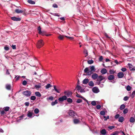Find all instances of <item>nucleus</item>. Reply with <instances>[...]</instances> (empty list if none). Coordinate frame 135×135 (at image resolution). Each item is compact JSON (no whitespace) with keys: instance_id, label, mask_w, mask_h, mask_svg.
Wrapping results in <instances>:
<instances>
[{"instance_id":"nucleus-30","label":"nucleus","mask_w":135,"mask_h":135,"mask_svg":"<svg viewBox=\"0 0 135 135\" xmlns=\"http://www.w3.org/2000/svg\"><path fill=\"white\" fill-rule=\"evenodd\" d=\"M57 100H55L54 102H52L51 103V105L52 106H53L57 103Z\"/></svg>"},{"instance_id":"nucleus-33","label":"nucleus","mask_w":135,"mask_h":135,"mask_svg":"<svg viewBox=\"0 0 135 135\" xmlns=\"http://www.w3.org/2000/svg\"><path fill=\"white\" fill-rule=\"evenodd\" d=\"M67 100L68 102L69 103H72L73 102V100L72 99L70 98H67Z\"/></svg>"},{"instance_id":"nucleus-43","label":"nucleus","mask_w":135,"mask_h":135,"mask_svg":"<svg viewBox=\"0 0 135 135\" xmlns=\"http://www.w3.org/2000/svg\"><path fill=\"white\" fill-rule=\"evenodd\" d=\"M128 66H129V69L131 71V69H132L133 66L132 65V64H128Z\"/></svg>"},{"instance_id":"nucleus-4","label":"nucleus","mask_w":135,"mask_h":135,"mask_svg":"<svg viewBox=\"0 0 135 135\" xmlns=\"http://www.w3.org/2000/svg\"><path fill=\"white\" fill-rule=\"evenodd\" d=\"M105 77L104 76H103L102 75H100L98 76L97 79V81H102V82L104 83L105 81Z\"/></svg>"},{"instance_id":"nucleus-57","label":"nucleus","mask_w":135,"mask_h":135,"mask_svg":"<svg viewBox=\"0 0 135 135\" xmlns=\"http://www.w3.org/2000/svg\"><path fill=\"white\" fill-rule=\"evenodd\" d=\"M4 49L6 51H8L9 50V47L8 46H5L4 47Z\"/></svg>"},{"instance_id":"nucleus-47","label":"nucleus","mask_w":135,"mask_h":135,"mask_svg":"<svg viewBox=\"0 0 135 135\" xmlns=\"http://www.w3.org/2000/svg\"><path fill=\"white\" fill-rule=\"evenodd\" d=\"M54 99V97H52V96H50V97H49V98H47V100H52Z\"/></svg>"},{"instance_id":"nucleus-36","label":"nucleus","mask_w":135,"mask_h":135,"mask_svg":"<svg viewBox=\"0 0 135 135\" xmlns=\"http://www.w3.org/2000/svg\"><path fill=\"white\" fill-rule=\"evenodd\" d=\"M126 89L128 91H129L131 89V87L129 85H128L126 87Z\"/></svg>"},{"instance_id":"nucleus-16","label":"nucleus","mask_w":135,"mask_h":135,"mask_svg":"<svg viewBox=\"0 0 135 135\" xmlns=\"http://www.w3.org/2000/svg\"><path fill=\"white\" fill-rule=\"evenodd\" d=\"M129 121L131 123H133L135 122V117H131L130 118Z\"/></svg>"},{"instance_id":"nucleus-7","label":"nucleus","mask_w":135,"mask_h":135,"mask_svg":"<svg viewBox=\"0 0 135 135\" xmlns=\"http://www.w3.org/2000/svg\"><path fill=\"white\" fill-rule=\"evenodd\" d=\"M124 76V73L122 72H119L118 73L117 76L119 78H123Z\"/></svg>"},{"instance_id":"nucleus-26","label":"nucleus","mask_w":135,"mask_h":135,"mask_svg":"<svg viewBox=\"0 0 135 135\" xmlns=\"http://www.w3.org/2000/svg\"><path fill=\"white\" fill-rule=\"evenodd\" d=\"M35 95L39 97L41 96V94L39 92L36 91L35 92Z\"/></svg>"},{"instance_id":"nucleus-3","label":"nucleus","mask_w":135,"mask_h":135,"mask_svg":"<svg viewBox=\"0 0 135 135\" xmlns=\"http://www.w3.org/2000/svg\"><path fill=\"white\" fill-rule=\"evenodd\" d=\"M44 43L42 40H40L37 42L36 46L37 48H40L42 46L44 45Z\"/></svg>"},{"instance_id":"nucleus-63","label":"nucleus","mask_w":135,"mask_h":135,"mask_svg":"<svg viewBox=\"0 0 135 135\" xmlns=\"http://www.w3.org/2000/svg\"><path fill=\"white\" fill-rule=\"evenodd\" d=\"M52 6L54 8H57L58 7L57 5V4H54Z\"/></svg>"},{"instance_id":"nucleus-32","label":"nucleus","mask_w":135,"mask_h":135,"mask_svg":"<svg viewBox=\"0 0 135 135\" xmlns=\"http://www.w3.org/2000/svg\"><path fill=\"white\" fill-rule=\"evenodd\" d=\"M51 87L52 85L50 84H48L45 86V88L46 89H48Z\"/></svg>"},{"instance_id":"nucleus-2","label":"nucleus","mask_w":135,"mask_h":135,"mask_svg":"<svg viewBox=\"0 0 135 135\" xmlns=\"http://www.w3.org/2000/svg\"><path fill=\"white\" fill-rule=\"evenodd\" d=\"M31 91L28 90H27L23 91L22 94L24 96L26 97H29L31 96Z\"/></svg>"},{"instance_id":"nucleus-46","label":"nucleus","mask_w":135,"mask_h":135,"mask_svg":"<svg viewBox=\"0 0 135 135\" xmlns=\"http://www.w3.org/2000/svg\"><path fill=\"white\" fill-rule=\"evenodd\" d=\"M115 126H112L108 127V128L110 130H112L115 128Z\"/></svg>"},{"instance_id":"nucleus-11","label":"nucleus","mask_w":135,"mask_h":135,"mask_svg":"<svg viewBox=\"0 0 135 135\" xmlns=\"http://www.w3.org/2000/svg\"><path fill=\"white\" fill-rule=\"evenodd\" d=\"M98 75L97 73H93L91 76V78L94 80L97 79Z\"/></svg>"},{"instance_id":"nucleus-54","label":"nucleus","mask_w":135,"mask_h":135,"mask_svg":"<svg viewBox=\"0 0 135 135\" xmlns=\"http://www.w3.org/2000/svg\"><path fill=\"white\" fill-rule=\"evenodd\" d=\"M128 99V97L127 96H126L124 98L123 100L124 101H127Z\"/></svg>"},{"instance_id":"nucleus-13","label":"nucleus","mask_w":135,"mask_h":135,"mask_svg":"<svg viewBox=\"0 0 135 135\" xmlns=\"http://www.w3.org/2000/svg\"><path fill=\"white\" fill-rule=\"evenodd\" d=\"M41 83H39L38 84L35 85H34V87L36 89H39L41 88Z\"/></svg>"},{"instance_id":"nucleus-44","label":"nucleus","mask_w":135,"mask_h":135,"mask_svg":"<svg viewBox=\"0 0 135 135\" xmlns=\"http://www.w3.org/2000/svg\"><path fill=\"white\" fill-rule=\"evenodd\" d=\"M34 112L35 114H37L39 112V110L37 108H36L34 110Z\"/></svg>"},{"instance_id":"nucleus-19","label":"nucleus","mask_w":135,"mask_h":135,"mask_svg":"<svg viewBox=\"0 0 135 135\" xmlns=\"http://www.w3.org/2000/svg\"><path fill=\"white\" fill-rule=\"evenodd\" d=\"M15 12L17 13H23V11L18 9H16L15 11Z\"/></svg>"},{"instance_id":"nucleus-53","label":"nucleus","mask_w":135,"mask_h":135,"mask_svg":"<svg viewBox=\"0 0 135 135\" xmlns=\"http://www.w3.org/2000/svg\"><path fill=\"white\" fill-rule=\"evenodd\" d=\"M121 70L123 72H125L127 70V69L126 68H123L121 69Z\"/></svg>"},{"instance_id":"nucleus-22","label":"nucleus","mask_w":135,"mask_h":135,"mask_svg":"<svg viewBox=\"0 0 135 135\" xmlns=\"http://www.w3.org/2000/svg\"><path fill=\"white\" fill-rule=\"evenodd\" d=\"M65 36L59 34V36L58 37V38L59 40H62L64 39V37H65Z\"/></svg>"},{"instance_id":"nucleus-48","label":"nucleus","mask_w":135,"mask_h":135,"mask_svg":"<svg viewBox=\"0 0 135 135\" xmlns=\"http://www.w3.org/2000/svg\"><path fill=\"white\" fill-rule=\"evenodd\" d=\"M103 117L105 118L104 119V121L107 120V119H108L109 118V115L107 116V117H106L105 116H104Z\"/></svg>"},{"instance_id":"nucleus-64","label":"nucleus","mask_w":135,"mask_h":135,"mask_svg":"<svg viewBox=\"0 0 135 135\" xmlns=\"http://www.w3.org/2000/svg\"><path fill=\"white\" fill-rule=\"evenodd\" d=\"M132 95L133 96L132 98H133L134 96H135V91L133 92L132 93Z\"/></svg>"},{"instance_id":"nucleus-25","label":"nucleus","mask_w":135,"mask_h":135,"mask_svg":"<svg viewBox=\"0 0 135 135\" xmlns=\"http://www.w3.org/2000/svg\"><path fill=\"white\" fill-rule=\"evenodd\" d=\"M74 123L75 124H77L78 123L80 122L79 120L78 119H74L73 120Z\"/></svg>"},{"instance_id":"nucleus-59","label":"nucleus","mask_w":135,"mask_h":135,"mask_svg":"<svg viewBox=\"0 0 135 135\" xmlns=\"http://www.w3.org/2000/svg\"><path fill=\"white\" fill-rule=\"evenodd\" d=\"M65 36V37H67V38H68L69 39H70V40H73L74 38L73 37H70L68 36Z\"/></svg>"},{"instance_id":"nucleus-55","label":"nucleus","mask_w":135,"mask_h":135,"mask_svg":"<svg viewBox=\"0 0 135 135\" xmlns=\"http://www.w3.org/2000/svg\"><path fill=\"white\" fill-rule=\"evenodd\" d=\"M101 108V106L100 105H98L96 106V108L97 109H99Z\"/></svg>"},{"instance_id":"nucleus-1","label":"nucleus","mask_w":135,"mask_h":135,"mask_svg":"<svg viewBox=\"0 0 135 135\" xmlns=\"http://www.w3.org/2000/svg\"><path fill=\"white\" fill-rule=\"evenodd\" d=\"M96 69L94 66L93 65L90 66V68L89 69L88 68H86L84 70V72L85 73H87L88 75H90Z\"/></svg>"},{"instance_id":"nucleus-35","label":"nucleus","mask_w":135,"mask_h":135,"mask_svg":"<svg viewBox=\"0 0 135 135\" xmlns=\"http://www.w3.org/2000/svg\"><path fill=\"white\" fill-rule=\"evenodd\" d=\"M81 88V87L80 85H78L76 86V88L77 90H78V91H79Z\"/></svg>"},{"instance_id":"nucleus-24","label":"nucleus","mask_w":135,"mask_h":135,"mask_svg":"<svg viewBox=\"0 0 135 135\" xmlns=\"http://www.w3.org/2000/svg\"><path fill=\"white\" fill-rule=\"evenodd\" d=\"M27 2L29 3L32 4H34L35 3V2L34 1L32 0H28Z\"/></svg>"},{"instance_id":"nucleus-49","label":"nucleus","mask_w":135,"mask_h":135,"mask_svg":"<svg viewBox=\"0 0 135 135\" xmlns=\"http://www.w3.org/2000/svg\"><path fill=\"white\" fill-rule=\"evenodd\" d=\"M20 77H21V76H20L17 75V76H16L15 77V78H16V81L18 80L20 78Z\"/></svg>"},{"instance_id":"nucleus-50","label":"nucleus","mask_w":135,"mask_h":135,"mask_svg":"<svg viewBox=\"0 0 135 135\" xmlns=\"http://www.w3.org/2000/svg\"><path fill=\"white\" fill-rule=\"evenodd\" d=\"M27 81L26 80H24L22 83V84L24 86L26 85L27 84Z\"/></svg>"},{"instance_id":"nucleus-21","label":"nucleus","mask_w":135,"mask_h":135,"mask_svg":"<svg viewBox=\"0 0 135 135\" xmlns=\"http://www.w3.org/2000/svg\"><path fill=\"white\" fill-rule=\"evenodd\" d=\"M124 118L123 117H120L119 118L118 121L120 122H122L124 120Z\"/></svg>"},{"instance_id":"nucleus-14","label":"nucleus","mask_w":135,"mask_h":135,"mask_svg":"<svg viewBox=\"0 0 135 135\" xmlns=\"http://www.w3.org/2000/svg\"><path fill=\"white\" fill-rule=\"evenodd\" d=\"M114 76L113 75H110L108 77V79L109 80H111L114 79Z\"/></svg>"},{"instance_id":"nucleus-58","label":"nucleus","mask_w":135,"mask_h":135,"mask_svg":"<svg viewBox=\"0 0 135 135\" xmlns=\"http://www.w3.org/2000/svg\"><path fill=\"white\" fill-rule=\"evenodd\" d=\"M76 96L77 97L79 98H82V96L80 95H79V94H76Z\"/></svg>"},{"instance_id":"nucleus-28","label":"nucleus","mask_w":135,"mask_h":135,"mask_svg":"<svg viewBox=\"0 0 135 135\" xmlns=\"http://www.w3.org/2000/svg\"><path fill=\"white\" fill-rule=\"evenodd\" d=\"M109 73L110 74H113L115 73L116 71H114L113 69H110L109 70Z\"/></svg>"},{"instance_id":"nucleus-9","label":"nucleus","mask_w":135,"mask_h":135,"mask_svg":"<svg viewBox=\"0 0 135 135\" xmlns=\"http://www.w3.org/2000/svg\"><path fill=\"white\" fill-rule=\"evenodd\" d=\"M93 92L95 93H97L99 92V90L98 88L96 87H94L92 89Z\"/></svg>"},{"instance_id":"nucleus-23","label":"nucleus","mask_w":135,"mask_h":135,"mask_svg":"<svg viewBox=\"0 0 135 135\" xmlns=\"http://www.w3.org/2000/svg\"><path fill=\"white\" fill-rule=\"evenodd\" d=\"M0 114L1 115H4L5 113V112L3 110V109L2 108H0Z\"/></svg>"},{"instance_id":"nucleus-29","label":"nucleus","mask_w":135,"mask_h":135,"mask_svg":"<svg viewBox=\"0 0 135 135\" xmlns=\"http://www.w3.org/2000/svg\"><path fill=\"white\" fill-rule=\"evenodd\" d=\"M11 85L9 84H7L6 85V88L8 90H10L11 89Z\"/></svg>"},{"instance_id":"nucleus-41","label":"nucleus","mask_w":135,"mask_h":135,"mask_svg":"<svg viewBox=\"0 0 135 135\" xmlns=\"http://www.w3.org/2000/svg\"><path fill=\"white\" fill-rule=\"evenodd\" d=\"M100 114L104 116L105 114V112L104 111H102L100 112Z\"/></svg>"},{"instance_id":"nucleus-42","label":"nucleus","mask_w":135,"mask_h":135,"mask_svg":"<svg viewBox=\"0 0 135 135\" xmlns=\"http://www.w3.org/2000/svg\"><path fill=\"white\" fill-rule=\"evenodd\" d=\"M84 53L85 54V57H86L88 55V52L85 49L84 51Z\"/></svg>"},{"instance_id":"nucleus-45","label":"nucleus","mask_w":135,"mask_h":135,"mask_svg":"<svg viewBox=\"0 0 135 135\" xmlns=\"http://www.w3.org/2000/svg\"><path fill=\"white\" fill-rule=\"evenodd\" d=\"M128 109L127 108H126L123 110V113L124 114H126L128 112Z\"/></svg>"},{"instance_id":"nucleus-15","label":"nucleus","mask_w":135,"mask_h":135,"mask_svg":"<svg viewBox=\"0 0 135 135\" xmlns=\"http://www.w3.org/2000/svg\"><path fill=\"white\" fill-rule=\"evenodd\" d=\"M107 72V69L105 68H103L100 71L101 73L102 74H105Z\"/></svg>"},{"instance_id":"nucleus-8","label":"nucleus","mask_w":135,"mask_h":135,"mask_svg":"<svg viewBox=\"0 0 135 135\" xmlns=\"http://www.w3.org/2000/svg\"><path fill=\"white\" fill-rule=\"evenodd\" d=\"M27 116L30 118H32L33 117V113L32 111H28L27 113Z\"/></svg>"},{"instance_id":"nucleus-60","label":"nucleus","mask_w":135,"mask_h":135,"mask_svg":"<svg viewBox=\"0 0 135 135\" xmlns=\"http://www.w3.org/2000/svg\"><path fill=\"white\" fill-rule=\"evenodd\" d=\"M11 47L13 49H16V46L15 45H12Z\"/></svg>"},{"instance_id":"nucleus-56","label":"nucleus","mask_w":135,"mask_h":135,"mask_svg":"<svg viewBox=\"0 0 135 135\" xmlns=\"http://www.w3.org/2000/svg\"><path fill=\"white\" fill-rule=\"evenodd\" d=\"M119 115L118 114H117L115 115V118L116 119H117L118 118H119Z\"/></svg>"},{"instance_id":"nucleus-27","label":"nucleus","mask_w":135,"mask_h":135,"mask_svg":"<svg viewBox=\"0 0 135 135\" xmlns=\"http://www.w3.org/2000/svg\"><path fill=\"white\" fill-rule=\"evenodd\" d=\"M88 85L90 86L93 87L94 85V84L92 81H90L89 82Z\"/></svg>"},{"instance_id":"nucleus-51","label":"nucleus","mask_w":135,"mask_h":135,"mask_svg":"<svg viewBox=\"0 0 135 135\" xmlns=\"http://www.w3.org/2000/svg\"><path fill=\"white\" fill-rule=\"evenodd\" d=\"M103 59V57L102 56H100L99 60L100 61H102Z\"/></svg>"},{"instance_id":"nucleus-34","label":"nucleus","mask_w":135,"mask_h":135,"mask_svg":"<svg viewBox=\"0 0 135 135\" xmlns=\"http://www.w3.org/2000/svg\"><path fill=\"white\" fill-rule=\"evenodd\" d=\"M125 107V105L124 104L121 105L120 107V110H122L124 109Z\"/></svg>"},{"instance_id":"nucleus-12","label":"nucleus","mask_w":135,"mask_h":135,"mask_svg":"<svg viewBox=\"0 0 135 135\" xmlns=\"http://www.w3.org/2000/svg\"><path fill=\"white\" fill-rule=\"evenodd\" d=\"M11 19L14 21H20L21 19L20 18H17L15 17H12L11 18Z\"/></svg>"},{"instance_id":"nucleus-40","label":"nucleus","mask_w":135,"mask_h":135,"mask_svg":"<svg viewBox=\"0 0 135 135\" xmlns=\"http://www.w3.org/2000/svg\"><path fill=\"white\" fill-rule=\"evenodd\" d=\"M88 64H91L94 62L92 60H88L87 61Z\"/></svg>"},{"instance_id":"nucleus-38","label":"nucleus","mask_w":135,"mask_h":135,"mask_svg":"<svg viewBox=\"0 0 135 135\" xmlns=\"http://www.w3.org/2000/svg\"><path fill=\"white\" fill-rule=\"evenodd\" d=\"M91 104L93 106H95L96 105V102L95 101H93L91 102Z\"/></svg>"},{"instance_id":"nucleus-52","label":"nucleus","mask_w":135,"mask_h":135,"mask_svg":"<svg viewBox=\"0 0 135 135\" xmlns=\"http://www.w3.org/2000/svg\"><path fill=\"white\" fill-rule=\"evenodd\" d=\"M82 100L80 99H78L76 101V102L77 103H80L82 102Z\"/></svg>"},{"instance_id":"nucleus-6","label":"nucleus","mask_w":135,"mask_h":135,"mask_svg":"<svg viewBox=\"0 0 135 135\" xmlns=\"http://www.w3.org/2000/svg\"><path fill=\"white\" fill-rule=\"evenodd\" d=\"M67 99V97L66 95H64L61 97H60L58 99V100L59 101L62 102L64 100H66Z\"/></svg>"},{"instance_id":"nucleus-18","label":"nucleus","mask_w":135,"mask_h":135,"mask_svg":"<svg viewBox=\"0 0 135 135\" xmlns=\"http://www.w3.org/2000/svg\"><path fill=\"white\" fill-rule=\"evenodd\" d=\"M54 89L57 93H60L61 90L60 89H57L55 85L54 86Z\"/></svg>"},{"instance_id":"nucleus-39","label":"nucleus","mask_w":135,"mask_h":135,"mask_svg":"<svg viewBox=\"0 0 135 135\" xmlns=\"http://www.w3.org/2000/svg\"><path fill=\"white\" fill-rule=\"evenodd\" d=\"M119 132L117 131H115L113 133L110 135H118Z\"/></svg>"},{"instance_id":"nucleus-37","label":"nucleus","mask_w":135,"mask_h":135,"mask_svg":"<svg viewBox=\"0 0 135 135\" xmlns=\"http://www.w3.org/2000/svg\"><path fill=\"white\" fill-rule=\"evenodd\" d=\"M30 99L31 100H34L36 99V97L35 96H32L31 97Z\"/></svg>"},{"instance_id":"nucleus-5","label":"nucleus","mask_w":135,"mask_h":135,"mask_svg":"<svg viewBox=\"0 0 135 135\" xmlns=\"http://www.w3.org/2000/svg\"><path fill=\"white\" fill-rule=\"evenodd\" d=\"M64 93L67 97H71L72 94V93L71 92L68 91H65L64 92Z\"/></svg>"},{"instance_id":"nucleus-62","label":"nucleus","mask_w":135,"mask_h":135,"mask_svg":"<svg viewBox=\"0 0 135 135\" xmlns=\"http://www.w3.org/2000/svg\"><path fill=\"white\" fill-rule=\"evenodd\" d=\"M25 104L26 106H28L29 105V103L28 102H26L25 103Z\"/></svg>"},{"instance_id":"nucleus-17","label":"nucleus","mask_w":135,"mask_h":135,"mask_svg":"<svg viewBox=\"0 0 135 135\" xmlns=\"http://www.w3.org/2000/svg\"><path fill=\"white\" fill-rule=\"evenodd\" d=\"M89 81V80L88 79H85L83 81V83L84 84H86L88 83Z\"/></svg>"},{"instance_id":"nucleus-61","label":"nucleus","mask_w":135,"mask_h":135,"mask_svg":"<svg viewBox=\"0 0 135 135\" xmlns=\"http://www.w3.org/2000/svg\"><path fill=\"white\" fill-rule=\"evenodd\" d=\"M80 91L81 93H84L85 92V91L84 90V89H82V88L80 90Z\"/></svg>"},{"instance_id":"nucleus-10","label":"nucleus","mask_w":135,"mask_h":135,"mask_svg":"<svg viewBox=\"0 0 135 135\" xmlns=\"http://www.w3.org/2000/svg\"><path fill=\"white\" fill-rule=\"evenodd\" d=\"M68 114L71 117H73L75 116V113L73 110H70Z\"/></svg>"},{"instance_id":"nucleus-31","label":"nucleus","mask_w":135,"mask_h":135,"mask_svg":"<svg viewBox=\"0 0 135 135\" xmlns=\"http://www.w3.org/2000/svg\"><path fill=\"white\" fill-rule=\"evenodd\" d=\"M9 109V107H4L3 108V109L6 112L8 111Z\"/></svg>"},{"instance_id":"nucleus-20","label":"nucleus","mask_w":135,"mask_h":135,"mask_svg":"<svg viewBox=\"0 0 135 135\" xmlns=\"http://www.w3.org/2000/svg\"><path fill=\"white\" fill-rule=\"evenodd\" d=\"M100 133L101 134L103 135H105L106 134V131L105 129H103L100 131Z\"/></svg>"}]
</instances>
